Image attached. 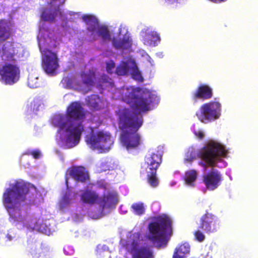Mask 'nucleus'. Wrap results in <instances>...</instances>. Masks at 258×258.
<instances>
[{"label": "nucleus", "instance_id": "7", "mask_svg": "<svg viewBox=\"0 0 258 258\" xmlns=\"http://www.w3.org/2000/svg\"><path fill=\"white\" fill-rule=\"evenodd\" d=\"M86 141L93 149H97L100 153L108 152L113 144L111 136L102 131L92 134L90 137H86Z\"/></svg>", "mask_w": 258, "mask_h": 258}, {"label": "nucleus", "instance_id": "23", "mask_svg": "<svg viewBox=\"0 0 258 258\" xmlns=\"http://www.w3.org/2000/svg\"><path fill=\"white\" fill-rule=\"evenodd\" d=\"M198 173L196 170L192 169L185 172V181L187 185L195 186V181L197 178Z\"/></svg>", "mask_w": 258, "mask_h": 258}, {"label": "nucleus", "instance_id": "40", "mask_svg": "<svg viewBox=\"0 0 258 258\" xmlns=\"http://www.w3.org/2000/svg\"><path fill=\"white\" fill-rule=\"evenodd\" d=\"M194 134L199 139H202L204 137V133L202 131H194Z\"/></svg>", "mask_w": 258, "mask_h": 258}, {"label": "nucleus", "instance_id": "43", "mask_svg": "<svg viewBox=\"0 0 258 258\" xmlns=\"http://www.w3.org/2000/svg\"><path fill=\"white\" fill-rule=\"evenodd\" d=\"M57 12H58L60 14H61V11L59 6H57V9L55 10V13Z\"/></svg>", "mask_w": 258, "mask_h": 258}, {"label": "nucleus", "instance_id": "41", "mask_svg": "<svg viewBox=\"0 0 258 258\" xmlns=\"http://www.w3.org/2000/svg\"><path fill=\"white\" fill-rule=\"evenodd\" d=\"M70 198L68 195L66 194L62 198V202L64 204H69L70 203Z\"/></svg>", "mask_w": 258, "mask_h": 258}, {"label": "nucleus", "instance_id": "35", "mask_svg": "<svg viewBox=\"0 0 258 258\" xmlns=\"http://www.w3.org/2000/svg\"><path fill=\"white\" fill-rule=\"evenodd\" d=\"M193 234L194 235L195 240L199 242H202L205 239L204 232L201 228V229H198L196 230L193 233Z\"/></svg>", "mask_w": 258, "mask_h": 258}, {"label": "nucleus", "instance_id": "24", "mask_svg": "<svg viewBox=\"0 0 258 258\" xmlns=\"http://www.w3.org/2000/svg\"><path fill=\"white\" fill-rule=\"evenodd\" d=\"M100 102V99L98 96L93 95L88 98L87 105L93 110H99L101 108L99 105Z\"/></svg>", "mask_w": 258, "mask_h": 258}, {"label": "nucleus", "instance_id": "30", "mask_svg": "<svg viewBox=\"0 0 258 258\" xmlns=\"http://www.w3.org/2000/svg\"><path fill=\"white\" fill-rule=\"evenodd\" d=\"M131 74L134 80L139 82H143L144 81V78L137 66H134L132 68Z\"/></svg>", "mask_w": 258, "mask_h": 258}, {"label": "nucleus", "instance_id": "33", "mask_svg": "<svg viewBox=\"0 0 258 258\" xmlns=\"http://www.w3.org/2000/svg\"><path fill=\"white\" fill-rule=\"evenodd\" d=\"M31 228L32 231H37L40 233L48 236L51 234L52 232L49 227H32Z\"/></svg>", "mask_w": 258, "mask_h": 258}, {"label": "nucleus", "instance_id": "14", "mask_svg": "<svg viewBox=\"0 0 258 258\" xmlns=\"http://www.w3.org/2000/svg\"><path fill=\"white\" fill-rule=\"evenodd\" d=\"M67 174L73 177L76 181L84 182L89 178L86 169L82 166H73L68 169Z\"/></svg>", "mask_w": 258, "mask_h": 258}, {"label": "nucleus", "instance_id": "2", "mask_svg": "<svg viewBox=\"0 0 258 258\" xmlns=\"http://www.w3.org/2000/svg\"><path fill=\"white\" fill-rule=\"evenodd\" d=\"M86 117L84 108L79 102H73L68 106L66 116L63 114L55 116L53 123L66 133V144L69 148L78 145L84 127L83 124Z\"/></svg>", "mask_w": 258, "mask_h": 258}, {"label": "nucleus", "instance_id": "8", "mask_svg": "<svg viewBox=\"0 0 258 258\" xmlns=\"http://www.w3.org/2000/svg\"><path fill=\"white\" fill-rule=\"evenodd\" d=\"M149 234L147 238L157 247L165 246L167 237L172 232V227H148Z\"/></svg>", "mask_w": 258, "mask_h": 258}, {"label": "nucleus", "instance_id": "37", "mask_svg": "<svg viewBox=\"0 0 258 258\" xmlns=\"http://www.w3.org/2000/svg\"><path fill=\"white\" fill-rule=\"evenodd\" d=\"M24 154L32 155L34 159H39L41 156V153L38 150H35L32 151H27Z\"/></svg>", "mask_w": 258, "mask_h": 258}, {"label": "nucleus", "instance_id": "1", "mask_svg": "<svg viewBox=\"0 0 258 258\" xmlns=\"http://www.w3.org/2000/svg\"><path fill=\"white\" fill-rule=\"evenodd\" d=\"M152 96L144 93L139 87H130L122 94V99L136 112L129 109L120 110L118 112V127L121 131L120 142L127 150L137 149L141 143V136L137 132L143 123V116L140 113L150 110Z\"/></svg>", "mask_w": 258, "mask_h": 258}, {"label": "nucleus", "instance_id": "28", "mask_svg": "<svg viewBox=\"0 0 258 258\" xmlns=\"http://www.w3.org/2000/svg\"><path fill=\"white\" fill-rule=\"evenodd\" d=\"M148 182L153 187H156L159 184L158 179L156 176L157 171H147Z\"/></svg>", "mask_w": 258, "mask_h": 258}, {"label": "nucleus", "instance_id": "18", "mask_svg": "<svg viewBox=\"0 0 258 258\" xmlns=\"http://www.w3.org/2000/svg\"><path fill=\"white\" fill-rule=\"evenodd\" d=\"M130 37L126 35L124 36L122 39H118L114 37L112 40L113 46L117 49H126L129 48L132 45Z\"/></svg>", "mask_w": 258, "mask_h": 258}, {"label": "nucleus", "instance_id": "13", "mask_svg": "<svg viewBox=\"0 0 258 258\" xmlns=\"http://www.w3.org/2000/svg\"><path fill=\"white\" fill-rule=\"evenodd\" d=\"M162 155L159 151L146 156L145 164L147 171H157V169L162 163Z\"/></svg>", "mask_w": 258, "mask_h": 258}, {"label": "nucleus", "instance_id": "25", "mask_svg": "<svg viewBox=\"0 0 258 258\" xmlns=\"http://www.w3.org/2000/svg\"><path fill=\"white\" fill-rule=\"evenodd\" d=\"M130 238L131 239V252H135L138 250L140 239V234L138 232L135 233L131 235Z\"/></svg>", "mask_w": 258, "mask_h": 258}, {"label": "nucleus", "instance_id": "36", "mask_svg": "<svg viewBox=\"0 0 258 258\" xmlns=\"http://www.w3.org/2000/svg\"><path fill=\"white\" fill-rule=\"evenodd\" d=\"M106 71L108 73L112 74L115 67V63L112 60H110L106 62Z\"/></svg>", "mask_w": 258, "mask_h": 258}, {"label": "nucleus", "instance_id": "45", "mask_svg": "<svg viewBox=\"0 0 258 258\" xmlns=\"http://www.w3.org/2000/svg\"><path fill=\"white\" fill-rule=\"evenodd\" d=\"M34 253L33 252V251H31V254L33 255Z\"/></svg>", "mask_w": 258, "mask_h": 258}, {"label": "nucleus", "instance_id": "42", "mask_svg": "<svg viewBox=\"0 0 258 258\" xmlns=\"http://www.w3.org/2000/svg\"><path fill=\"white\" fill-rule=\"evenodd\" d=\"M49 1L48 2V3H49V4L51 5L53 3L56 2V1H59L60 2H61L62 4H63L65 2L66 0H49Z\"/></svg>", "mask_w": 258, "mask_h": 258}, {"label": "nucleus", "instance_id": "19", "mask_svg": "<svg viewBox=\"0 0 258 258\" xmlns=\"http://www.w3.org/2000/svg\"><path fill=\"white\" fill-rule=\"evenodd\" d=\"M99 197L95 192L87 190L84 191L81 195V200L84 203L89 205H93L98 203Z\"/></svg>", "mask_w": 258, "mask_h": 258}, {"label": "nucleus", "instance_id": "3", "mask_svg": "<svg viewBox=\"0 0 258 258\" xmlns=\"http://www.w3.org/2000/svg\"><path fill=\"white\" fill-rule=\"evenodd\" d=\"M31 189L35 191L36 188L32 184L23 180H16L6 188L3 194V203L11 220L24 222L25 218L21 215L20 204L25 202Z\"/></svg>", "mask_w": 258, "mask_h": 258}, {"label": "nucleus", "instance_id": "15", "mask_svg": "<svg viewBox=\"0 0 258 258\" xmlns=\"http://www.w3.org/2000/svg\"><path fill=\"white\" fill-rule=\"evenodd\" d=\"M117 202V195L116 192L109 191L106 194H104L102 197H99L98 204L103 211L105 209L115 205Z\"/></svg>", "mask_w": 258, "mask_h": 258}, {"label": "nucleus", "instance_id": "29", "mask_svg": "<svg viewBox=\"0 0 258 258\" xmlns=\"http://www.w3.org/2000/svg\"><path fill=\"white\" fill-rule=\"evenodd\" d=\"M134 214L141 216L144 214L145 208L142 203H134L131 206Z\"/></svg>", "mask_w": 258, "mask_h": 258}, {"label": "nucleus", "instance_id": "39", "mask_svg": "<svg viewBox=\"0 0 258 258\" xmlns=\"http://www.w3.org/2000/svg\"><path fill=\"white\" fill-rule=\"evenodd\" d=\"M149 35L151 38H153L155 41H159L160 40L159 35L156 32H151Z\"/></svg>", "mask_w": 258, "mask_h": 258}, {"label": "nucleus", "instance_id": "44", "mask_svg": "<svg viewBox=\"0 0 258 258\" xmlns=\"http://www.w3.org/2000/svg\"><path fill=\"white\" fill-rule=\"evenodd\" d=\"M66 184H68V178L67 177L66 178Z\"/></svg>", "mask_w": 258, "mask_h": 258}, {"label": "nucleus", "instance_id": "11", "mask_svg": "<svg viewBox=\"0 0 258 258\" xmlns=\"http://www.w3.org/2000/svg\"><path fill=\"white\" fill-rule=\"evenodd\" d=\"M222 176L217 170H212L203 176V181L210 190L217 188L222 181Z\"/></svg>", "mask_w": 258, "mask_h": 258}, {"label": "nucleus", "instance_id": "6", "mask_svg": "<svg viewBox=\"0 0 258 258\" xmlns=\"http://www.w3.org/2000/svg\"><path fill=\"white\" fill-rule=\"evenodd\" d=\"M221 104L216 101L204 103L196 112L198 119L204 123H208L219 118L221 115Z\"/></svg>", "mask_w": 258, "mask_h": 258}, {"label": "nucleus", "instance_id": "17", "mask_svg": "<svg viewBox=\"0 0 258 258\" xmlns=\"http://www.w3.org/2000/svg\"><path fill=\"white\" fill-rule=\"evenodd\" d=\"M152 222L148 226H171L172 220L165 214H162L158 216L151 218Z\"/></svg>", "mask_w": 258, "mask_h": 258}, {"label": "nucleus", "instance_id": "27", "mask_svg": "<svg viewBox=\"0 0 258 258\" xmlns=\"http://www.w3.org/2000/svg\"><path fill=\"white\" fill-rule=\"evenodd\" d=\"M27 83L28 86L31 88H37L40 84L38 77L35 74H30L29 75Z\"/></svg>", "mask_w": 258, "mask_h": 258}, {"label": "nucleus", "instance_id": "9", "mask_svg": "<svg viewBox=\"0 0 258 258\" xmlns=\"http://www.w3.org/2000/svg\"><path fill=\"white\" fill-rule=\"evenodd\" d=\"M84 21L89 24L87 30L91 32V36L93 39H97L94 32L97 30V35L102 38L104 41L110 40L111 35L107 27L105 26H98L97 22L93 21L94 17L90 15H84L82 17Z\"/></svg>", "mask_w": 258, "mask_h": 258}, {"label": "nucleus", "instance_id": "32", "mask_svg": "<svg viewBox=\"0 0 258 258\" xmlns=\"http://www.w3.org/2000/svg\"><path fill=\"white\" fill-rule=\"evenodd\" d=\"M42 18L45 21L52 22L54 20L55 15L50 10H45L42 13Z\"/></svg>", "mask_w": 258, "mask_h": 258}, {"label": "nucleus", "instance_id": "38", "mask_svg": "<svg viewBox=\"0 0 258 258\" xmlns=\"http://www.w3.org/2000/svg\"><path fill=\"white\" fill-rule=\"evenodd\" d=\"M200 228L202 229L204 233L210 234L216 231L215 228L211 229V227H200Z\"/></svg>", "mask_w": 258, "mask_h": 258}, {"label": "nucleus", "instance_id": "31", "mask_svg": "<svg viewBox=\"0 0 258 258\" xmlns=\"http://www.w3.org/2000/svg\"><path fill=\"white\" fill-rule=\"evenodd\" d=\"M128 66L126 62H123L116 68L115 73L119 76H124L128 72Z\"/></svg>", "mask_w": 258, "mask_h": 258}, {"label": "nucleus", "instance_id": "10", "mask_svg": "<svg viewBox=\"0 0 258 258\" xmlns=\"http://www.w3.org/2000/svg\"><path fill=\"white\" fill-rule=\"evenodd\" d=\"M42 66L48 74H53L59 67L58 58L56 53L49 49L44 51Z\"/></svg>", "mask_w": 258, "mask_h": 258}, {"label": "nucleus", "instance_id": "21", "mask_svg": "<svg viewBox=\"0 0 258 258\" xmlns=\"http://www.w3.org/2000/svg\"><path fill=\"white\" fill-rule=\"evenodd\" d=\"M134 258H153V253L149 247H143L137 250L134 254Z\"/></svg>", "mask_w": 258, "mask_h": 258}, {"label": "nucleus", "instance_id": "5", "mask_svg": "<svg viewBox=\"0 0 258 258\" xmlns=\"http://www.w3.org/2000/svg\"><path fill=\"white\" fill-rule=\"evenodd\" d=\"M227 153V151L221 144L214 141L210 142L198 153V157L205 162L199 161L198 164L206 170L208 166H215L220 158L226 157Z\"/></svg>", "mask_w": 258, "mask_h": 258}, {"label": "nucleus", "instance_id": "34", "mask_svg": "<svg viewBox=\"0 0 258 258\" xmlns=\"http://www.w3.org/2000/svg\"><path fill=\"white\" fill-rule=\"evenodd\" d=\"M196 153L193 149L188 150L186 153L185 158L184 159V163H188L191 164L192 162L196 159Z\"/></svg>", "mask_w": 258, "mask_h": 258}, {"label": "nucleus", "instance_id": "4", "mask_svg": "<svg viewBox=\"0 0 258 258\" xmlns=\"http://www.w3.org/2000/svg\"><path fill=\"white\" fill-rule=\"evenodd\" d=\"M18 52L12 42L0 44V60L4 63L0 67V81L5 85H12L20 78V70L16 63Z\"/></svg>", "mask_w": 258, "mask_h": 258}, {"label": "nucleus", "instance_id": "26", "mask_svg": "<svg viewBox=\"0 0 258 258\" xmlns=\"http://www.w3.org/2000/svg\"><path fill=\"white\" fill-rule=\"evenodd\" d=\"M215 217L207 212L201 218V225L202 226H210L215 224Z\"/></svg>", "mask_w": 258, "mask_h": 258}, {"label": "nucleus", "instance_id": "16", "mask_svg": "<svg viewBox=\"0 0 258 258\" xmlns=\"http://www.w3.org/2000/svg\"><path fill=\"white\" fill-rule=\"evenodd\" d=\"M13 33V24L7 20L0 19V42L10 38Z\"/></svg>", "mask_w": 258, "mask_h": 258}, {"label": "nucleus", "instance_id": "12", "mask_svg": "<svg viewBox=\"0 0 258 258\" xmlns=\"http://www.w3.org/2000/svg\"><path fill=\"white\" fill-rule=\"evenodd\" d=\"M213 96L212 88L207 84H200L192 93L191 98L194 102L198 100H206L211 99Z\"/></svg>", "mask_w": 258, "mask_h": 258}, {"label": "nucleus", "instance_id": "20", "mask_svg": "<svg viewBox=\"0 0 258 258\" xmlns=\"http://www.w3.org/2000/svg\"><path fill=\"white\" fill-rule=\"evenodd\" d=\"M190 249L189 243L184 242L175 248L172 258H184L185 254L189 253Z\"/></svg>", "mask_w": 258, "mask_h": 258}, {"label": "nucleus", "instance_id": "22", "mask_svg": "<svg viewBox=\"0 0 258 258\" xmlns=\"http://www.w3.org/2000/svg\"><path fill=\"white\" fill-rule=\"evenodd\" d=\"M81 77L83 83L87 86H91L93 85L95 74L93 71L90 70L87 72H82Z\"/></svg>", "mask_w": 258, "mask_h": 258}]
</instances>
